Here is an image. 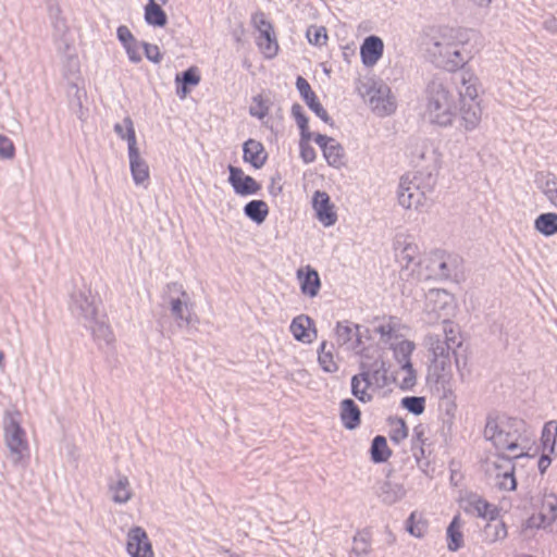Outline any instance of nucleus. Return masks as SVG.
<instances>
[{"mask_svg":"<svg viewBox=\"0 0 557 557\" xmlns=\"http://www.w3.org/2000/svg\"><path fill=\"white\" fill-rule=\"evenodd\" d=\"M557 437V422L550 420L544 424L543 433H541V442H543L544 450L553 453L555 450Z\"/></svg>","mask_w":557,"mask_h":557,"instance_id":"nucleus-44","label":"nucleus"},{"mask_svg":"<svg viewBox=\"0 0 557 557\" xmlns=\"http://www.w3.org/2000/svg\"><path fill=\"white\" fill-rule=\"evenodd\" d=\"M252 23L256 25L257 32L259 33H274V28H272V24L265 21L263 13H256L252 16Z\"/></svg>","mask_w":557,"mask_h":557,"instance_id":"nucleus-58","label":"nucleus"},{"mask_svg":"<svg viewBox=\"0 0 557 557\" xmlns=\"http://www.w3.org/2000/svg\"><path fill=\"white\" fill-rule=\"evenodd\" d=\"M144 50L146 59L159 63L161 59L160 50L156 45L152 44H144Z\"/></svg>","mask_w":557,"mask_h":557,"instance_id":"nucleus-59","label":"nucleus"},{"mask_svg":"<svg viewBox=\"0 0 557 557\" xmlns=\"http://www.w3.org/2000/svg\"><path fill=\"white\" fill-rule=\"evenodd\" d=\"M292 115H293V117H295L296 123H298L300 135L311 134L308 131V120H307V116H305L304 111L301 110L300 104H293V107H292Z\"/></svg>","mask_w":557,"mask_h":557,"instance_id":"nucleus-55","label":"nucleus"},{"mask_svg":"<svg viewBox=\"0 0 557 557\" xmlns=\"http://www.w3.org/2000/svg\"><path fill=\"white\" fill-rule=\"evenodd\" d=\"M429 269L437 278H448L450 276V263L443 253H434L430 257Z\"/></svg>","mask_w":557,"mask_h":557,"instance_id":"nucleus-37","label":"nucleus"},{"mask_svg":"<svg viewBox=\"0 0 557 557\" xmlns=\"http://www.w3.org/2000/svg\"><path fill=\"white\" fill-rule=\"evenodd\" d=\"M403 407L410 413L420 416L425 410V398L416 396L404 398Z\"/></svg>","mask_w":557,"mask_h":557,"instance_id":"nucleus-49","label":"nucleus"},{"mask_svg":"<svg viewBox=\"0 0 557 557\" xmlns=\"http://www.w3.org/2000/svg\"><path fill=\"white\" fill-rule=\"evenodd\" d=\"M127 157H129L131 175H133L135 185L141 186L146 184L149 181V166L139 154L132 132L129 133V138H127Z\"/></svg>","mask_w":557,"mask_h":557,"instance_id":"nucleus-13","label":"nucleus"},{"mask_svg":"<svg viewBox=\"0 0 557 557\" xmlns=\"http://www.w3.org/2000/svg\"><path fill=\"white\" fill-rule=\"evenodd\" d=\"M557 517V498L554 495H548L544 498L543 506H541L540 511V523L539 527H548L550 525Z\"/></svg>","mask_w":557,"mask_h":557,"instance_id":"nucleus-34","label":"nucleus"},{"mask_svg":"<svg viewBox=\"0 0 557 557\" xmlns=\"http://www.w3.org/2000/svg\"><path fill=\"white\" fill-rule=\"evenodd\" d=\"M407 532L416 537H422L426 532L425 521H416V513H411L407 521Z\"/></svg>","mask_w":557,"mask_h":557,"instance_id":"nucleus-52","label":"nucleus"},{"mask_svg":"<svg viewBox=\"0 0 557 557\" xmlns=\"http://www.w3.org/2000/svg\"><path fill=\"white\" fill-rule=\"evenodd\" d=\"M406 327L396 323L394 320L384 322L375 327V334L381 336V341L385 345L397 344L400 342H411L405 337Z\"/></svg>","mask_w":557,"mask_h":557,"instance_id":"nucleus-20","label":"nucleus"},{"mask_svg":"<svg viewBox=\"0 0 557 557\" xmlns=\"http://www.w3.org/2000/svg\"><path fill=\"white\" fill-rule=\"evenodd\" d=\"M424 116L437 127H450L456 120V99L454 89L438 78H433L425 90Z\"/></svg>","mask_w":557,"mask_h":557,"instance_id":"nucleus-3","label":"nucleus"},{"mask_svg":"<svg viewBox=\"0 0 557 557\" xmlns=\"http://www.w3.org/2000/svg\"><path fill=\"white\" fill-rule=\"evenodd\" d=\"M392 349L394 359H396L397 363L404 366L406 363H411V354L414 351V343L413 342H400L386 345Z\"/></svg>","mask_w":557,"mask_h":557,"instance_id":"nucleus-38","label":"nucleus"},{"mask_svg":"<svg viewBox=\"0 0 557 557\" xmlns=\"http://www.w3.org/2000/svg\"><path fill=\"white\" fill-rule=\"evenodd\" d=\"M358 325H350L348 322H338L335 327V338L338 346H345L347 348H354V338L356 344L359 343L357 334Z\"/></svg>","mask_w":557,"mask_h":557,"instance_id":"nucleus-29","label":"nucleus"},{"mask_svg":"<svg viewBox=\"0 0 557 557\" xmlns=\"http://www.w3.org/2000/svg\"><path fill=\"white\" fill-rule=\"evenodd\" d=\"M113 131H115L116 135L123 140H127L131 132H133V136H135L134 123L129 116L124 117L123 124H115Z\"/></svg>","mask_w":557,"mask_h":557,"instance_id":"nucleus-56","label":"nucleus"},{"mask_svg":"<svg viewBox=\"0 0 557 557\" xmlns=\"http://www.w3.org/2000/svg\"><path fill=\"white\" fill-rule=\"evenodd\" d=\"M199 82H200V76L197 73V69L195 66H191L190 69H188L187 71L182 73V75L176 76V83H182V85H185V86H187V85L197 86V85H199Z\"/></svg>","mask_w":557,"mask_h":557,"instance_id":"nucleus-54","label":"nucleus"},{"mask_svg":"<svg viewBox=\"0 0 557 557\" xmlns=\"http://www.w3.org/2000/svg\"><path fill=\"white\" fill-rule=\"evenodd\" d=\"M371 386H373L371 382H363L359 377L350 379V391H352L354 397L362 404H367L372 400V395L368 392Z\"/></svg>","mask_w":557,"mask_h":557,"instance_id":"nucleus-43","label":"nucleus"},{"mask_svg":"<svg viewBox=\"0 0 557 557\" xmlns=\"http://www.w3.org/2000/svg\"><path fill=\"white\" fill-rule=\"evenodd\" d=\"M126 552L129 557H153L152 545L141 527L135 525L127 531Z\"/></svg>","mask_w":557,"mask_h":557,"instance_id":"nucleus-12","label":"nucleus"},{"mask_svg":"<svg viewBox=\"0 0 557 557\" xmlns=\"http://www.w3.org/2000/svg\"><path fill=\"white\" fill-rule=\"evenodd\" d=\"M228 183L238 196L256 195L260 190V185L253 177L245 175L242 170L228 165Z\"/></svg>","mask_w":557,"mask_h":557,"instance_id":"nucleus-15","label":"nucleus"},{"mask_svg":"<svg viewBox=\"0 0 557 557\" xmlns=\"http://www.w3.org/2000/svg\"><path fill=\"white\" fill-rule=\"evenodd\" d=\"M400 373L404 374L399 382V388L403 391H410L416 385V371L411 362L400 366Z\"/></svg>","mask_w":557,"mask_h":557,"instance_id":"nucleus-48","label":"nucleus"},{"mask_svg":"<svg viewBox=\"0 0 557 557\" xmlns=\"http://www.w3.org/2000/svg\"><path fill=\"white\" fill-rule=\"evenodd\" d=\"M2 441L8 449V459L15 467L26 465L29 459V443L26 431L21 425L20 412L5 411L2 418Z\"/></svg>","mask_w":557,"mask_h":557,"instance_id":"nucleus-5","label":"nucleus"},{"mask_svg":"<svg viewBox=\"0 0 557 557\" xmlns=\"http://www.w3.org/2000/svg\"><path fill=\"white\" fill-rule=\"evenodd\" d=\"M15 157V146L4 135H0V160H12Z\"/></svg>","mask_w":557,"mask_h":557,"instance_id":"nucleus-53","label":"nucleus"},{"mask_svg":"<svg viewBox=\"0 0 557 557\" xmlns=\"http://www.w3.org/2000/svg\"><path fill=\"white\" fill-rule=\"evenodd\" d=\"M466 44L467 37L463 30L441 26L426 35L425 49L436 65L455 72L467 63V58L462 53Z\"/></svg>","mask_w":557,"mask_h":557,"instance_id":"nucleus-1","label":"nucleus"},{"mask_svg":"<svg viewBox=\"0 0 557 557\" xmlns=\"http://www.w3.org/2000/svg\"><path fill=\"white\" fill-rule=\"evenodd\" d=\"M257 47H259L264 58H274L276 52H278V44H276L274 32L259 33V37H257Z\"/></svg>","mask_w":557,"mask_h":557,"instance_id":"nucleus-35","label":"nucleus"},{"mask_svg":"<svg viewBox=\"0 0 557 557\" xmlns=\"http://www.w3.org/2000/svg\"><path fill=\"white\" fill-rule=\"evenodd\" d=\"M371 554V540L366 533H357L352 539V548L349 557H369Z\"/></svg>","mask_w":557,"mask_h":557,"instance_id":"nucleus-42","label":"nucleus"},{"mask_svg":"<svg viewBox=\"0 0 557 557\" xmlns=\"http://www.w3.org/2000/svg\"><path fill=\"white\" fill-rule=\"evenodd\" d=\"M358 92L368 100L372 112L379 116L391 115L395 111L394 97L386 84L368 79L361 82Z\"/></svg>","mask_w":557,"mask_h":557,"instance_id":"nucleus-9","label":"nucleus"},{"mask_svg":"<svg viewBox=\"0 0 557 557\" xmlns=\"http://www.w3.org/2000/svg\"><path fill=\"white\" fill-rule=\"evenodd\" d=\"M550 463L552 460H549L548 455H541L540 460H537V469H540L541 473H545Z\"/></svg>","mask_w":557,"mask_h":557,"instance_id":"nucleus-62","label":"nucleus"},{"mask_svg":"<svg viewBox=\"0 0 557 557\" xmlns=\"http://www.w3.org/2000/svg\"><path fill=\"white\" fill-rule=\"evenodd\" d=\"M171 315L180 322V325H189L191 323V301L186 292L182 290L181 296L170 300Z\"/></svg>","mask_w":557,"mask_h":557,"instance_id":"nucleus-21","label":"nucleus"},{"mask_svg":"<svg viewBox=\"0 0 557 557\" xmlns=\"http://www.w3.org/2000/svg\"><path fill=\"white\" fill-rule=\"evenodd\" d=\"M310 140L311 134L300 135V158H302L306 163H311L315 158L314 149L310 146Z\"/></svg>","mask_w":557,"mask_h":557,"instance_id":"nucleus-50","label":"nucleus"},{"mask_svg":"<svg viewBox=\"0 0 557 557\" xmlns=\"http://www.w3.org/2000/svg\"><path fill=\"white\" fill-rule=\"evenodd\" d=\"M124 48H126L127 58H129L131 62L137 63L141 60V57L139 55L138 49H136L135 44L124 45Z\"/></svg>","mask_w":557,"mask_h":557,"instance_id":"nucleus-61","label":"nucleus"},{"mask_svg":"<svg viewBox=\"0 0 557 557\" xmlns=\"http://www.w3.org/2000/svg\"><path fill=\"white\" fill-rule=\"evenodd\" d=\"M465 509L469 513H472L482 519H488L491 521H495L498 515L497 508L495 506L488 504L486 500L478 496L469 497L468 502H466Z\"/></svg>","mask_w":557,"mask_h":557,"instance_id":"nucleus-26","label":"nucleus"},{"mask_svg":"<svg viewBox=\"0 0 557 557\" xmlns=\"http://www.w3.org/2000/svg\"><path fill=\"white\" fill-rule=\"evenodd\" d=\"M507 534L505 523L499 520H493L485 527V539L488 543L502 541Z\"/></svg>","mask_w":557,"mask_h":557,"instance_id":"nucleus-46","label":"nucleus"},{"mask_svg":"<svg viewBox=\"0 0 557 557\" xmlns=\"http://www.w3.org/2000/svg\"><path fill=\"white\" fill-rule=\"evenodd\" d=\"M537 185H540V190L546 197L548 203L557 209V177L550 173L541 174L537 177Z\"/></svg>","mask_w":557,"mask_h":557,"instance_id":"nucleus-31","label":"nucleus"},{"mask_svg":"<svg viewBox=\"0 0 557 557\" xmlns=\"http://www.w3.org/2000/svg\"><path fill=\"white\" fill-rule=\"evenodd\" d=\"M164 4L148 3L145 7V22L152 27L166 25V14L161 7Z\"/></svg>","mask_w":557,"mask_h":557,"instance_id":"nucleus-36","label":"nucleus"},{"mask_svg":"<svg viewBox=\"0 0 557 557\" xmlns=\"http://www.w3.org/2000/svg\"><path fill=\"white\" fill-rule=\"evenodd\" d=\"M109 494L113 504H127L132 499V488L128 478L123 474L116 475V480L109 483Z\"/></svg>","mask_w":557,"mask_h":557,"instance_id":"nucleus-25","label":"nucleus"},{"mask_svg":"<svg viewBox=\"0 0 557 557\" xmlns=\"http://www.w3.org/2000/svg\"><path fill=\"white\" fill-rule=\"evenodd\" d=\"M527 423L519 418L505 416L490 417L486 420L483 436L500 451L521 450V443L527 441ZM523 456V451L515 455V459Z\"/></svg>","mask_w":557,"mask_h":557,"instance_id":"nucleus-2","label":"nucleus"},{"mask_svg":"<svg viewBox=\"0 0 557 557\" xmlns=\"http://www.w3.org/2000/svg\"><path fill=\"white\" fill-rule=\"evenodd\" d=\"M379 497L385 504H395L405 497V490L400 483L385 480L379 487Z\"/></svg>","mask_w":557,"mask_h":557,"instance_id":"nucleus-30","label":"nucleus"},{"mask_svg":"<svg viewBox=\"0 0 557 557\" xmlns=\"http://www.w3.org/2000/svg\"><path fill=\"white\" fill-rule=\"evenodd\" d=\"M307 39L314 46H323L326 41V29L323 26H310L307 28Z\"/></svg>","mask_w":557,"mask_h":557,"instance_id":"nucleus-51","label":"nucleus"},{"mask_svg":"<svg viewBox=\"0 0 557 557\" xmlns=\"http://www.w3.org/2000/svg\"><path fill=\"white\" fill-rule=\"evenodd\" d=\"M447 548L451 552L458 550L462 546L461 520L459 516L454 517L453 522L447 527Z\"/></svg>","mask_w":557,"mask_h":557,"instance_id":"nucleus-41","label":"nucleus"},{"mask_svg":"<svg viewBox=\"0 0 557 557\" xmlns=\"http://www.w3.org/2000/svg\"><path fill=\"white\" fill-rule=\"evenodd\" d=\"M408 436V429L405 421L400 418L389 419V438L394 444H399Z\"/></svg>","mask_w":557,"mask_h":557,"instance_id":"nucleus-47","label":"nucleus"},{"mask_svg":"<svg viewBox=\"0 0 557 557\" xmlns=\"http://www.w3.org/2000/svg\"><path fill=\"white\" fill-rule=\"evenodd\" d=\"M461 336L455 323H446L443 334H429L425 337L430 354V375L440 380L450 370V355L461 347Z\"/></svg>","mask_w":557,"mask_h":557,"instance_id":"nucleus-4","label":"nucleus"},{"mask_svg":"<svg viewBox=\"0 0 557 557\" xmlns=\"http://www.w3.org/2000/svg\"><path fill=\"white\" fill-rule=\"evenodd\" d=\"M360 369V373L352 377H358L363 382H371V384L379 388L389 385L391 380L387 375L386 363L383 361L382 357H375L372 362L366 360L361 361Z\"/></svg>","mask_w":557,"mask_h":557,"instance_id":"nucleus-11","label":"nucleus"},{"mask_svg":"<svg viewBox=\"0 0 557 557\" xmlns=\"http://www.w3.org/2000/svg\"><path fill=\"white\" fill-rule=\"evenodd\" d=\"M383 55V41L381 38L371 36L364 39L360 47L361 62L366 66H373Z\"/></svg>","mask_w":557,"mask_h":557,"instance_id":"nucleus-22","label":"nucleus"},{"mask_svg":"<svg viewBox=\"0 0 557 557\" xmlns=\"http://www.w3.org/2000/svg\"><path fill=\"white\" fill-rule=\"evenodd\" d=\"M479 88L480 81L472 71L463 70L460 72V87H458V98H460V103L478 101Z\"/></svg>","mask_w":557,"mask_h":557,"instance_id":"nucleus-19","label":"nucleus"},{"mask_svg":"<svg viewBox=\"0 0 557 557\" xmlns=\"http://www.w3.org/2000/svg\"><path fill=\"white\" fill-rule=\"evenodd\" d=\"M313 210L314 213H317L318 221H320L322 225L331 226L336 222V213L325 191H314Z\"/></svg>","mask_w":557,"mask_h":557,"instance_id":"nucleus-18","label":"nucleus"},{"mask_svg":"<svg viewBox=\"0 0 557 557\" xmlns=\"http://www.w3.org/2000/svg\"><path fill=\"white\" fill-rule=\"evenodd\" d=\"M534 231L550 237L557 232V214L555 212H546L537 215L534 220Z\"/></svg>","mask_w":557,"mask_h":557,"instance_id":"nucleus-32","label":"nucleus"},{"mask_svg":"<svg viewBox=\"0 0 557 557\" xmlns=\"http://www.w3.org/2000/svg\"><path fill=\"white\" fill-rule=\"evenodd\" d=\"M314 141L320 146L322 154L327 160L329 165L341 168L344 165V149L335 139L325 135H317Z\"/></svg>","mask_w":557,"mask_h":557,"instance_id":"nucleus-16","label":"nucleus"},{"mask_svg":"<svg viewBox=\"0 0 557 557\" xmlns=\"http://www.w3.org/2000/svg\"><path fill=\"white\" fill-rule=\"evenodd\" d=\"M116 36H119V40L122 41L123 45H134V36L126 26L119 27V29H116Z\"/></svg>","mask_w":557,"mask_h":557,"instance_id":"nucleus-60","label":"nucleus"},{"mask_svg":"<svg viewBox=\"0 0 557 557\" xmlns=\"http://www.w3.org/2000/svg\"><path fill=\"white\" fill-rule=\"evenodd\" d=\"M472 2H474L479 5H484V4H487L488 2H491V0H472Z\"/></svg>","mask_w":557,"mask_h":557,"instance_id":"nucleus-64","label":"nucleus"},{"mask_svg":"<svg viewBox=\"0 0 557 557\" xmlns=\"http://www.w3.org/2000/svg\"><path fill=\"white\" fill-rule=\"evenodd\" d=\"M268 156L261 143L255 139H248L243 144V160L252 165L253 169H260L265 163Z\"/></svg>","mask_w":557,"mask_h":557,"instance_id":"nucleus-24","label":"nucleus"},{"mask_svg":"<svg viewBox=\"0 0 557 557\" xmlns=\"http://www.w3.org/2000/svg\"><path fill=\"white\" fill-rule=\"evenodd\" d=\"M339 419H342L344 429L348 431L358 428L361 421V412L352 399L347 398L339 404Z\"/></svg>","mask_w":557,"mask_h":557,"instance_id":"nucleus-27","label":"nucleus"},{"mask_svg":"<svg viewBox=\"0 0 557 557\" xmlns=\"http://www.w3.org/2000/svg\"><path fill=\"white\" fill-rule=\"evenodd\" d=\"M483 119V109L480 101L460 102L458 108V127L465 133H470L480 127Z\"/></svg>","mask_w":557,"mask_h":557,"instance_id":"nucleus-14","label":"nucleus"},{"mask_svg":"<svg viewBox=\"0 0 557 557\" xmlns=\"http://www.w3.org/2000/svg\"><path fill=\"white\" fill-rule=\"evenodd\" d=\"M318 363H320L322 371L326 373L337 371V364L333 359L332 349L326 347L325 342L321 343L320 352H318Z\"/></svg>","mask_w":557,"mask_h":557,"instance_id":"nucleus-45","label":"nucleus"},{"mask_svg":"<svg viewBox=\"0 0 557 557\" xmlns=\"http://www.w3.org/2000/svg\"><path fill=\"white\" fill-rule=\"evenodd\" d=\"M73 302L77 314L84 319L85 326L90 329L95 338L110 344L113 341L112 331L103 315L99 314V299L91 289L85 287L77 290L73 296Z\"/></svg>","mask_w":557,"mask_h":557,"instance_id":"nucleus-6","label":"nucleus"},{"mask_svg":"<svg viewBox=\"0 0 557 557\" xmlns=\"http://www.w3.org/2000/svg\"><path fill=\"white\" fill-rule=\"evenodd\" d=\"M289 331H292L296 341L304 344H310L312 338L315 336L312 320L306 315H299L293 319L292 324H289Z\"/></svg>","mask_w":557,"mask_h":557,"instance_id":"nucleus-23","label":"nucleus"},{"mask_svg":"<svg viewBox=\"0 0 557 557\" xmlns=\"http://www.w3.org/2000/svg\"><path fill=\"white\" fill-rule=\"evenodd\" d=\"M485 473L500 491L511 492L516 488L513 463L509 457L496 454L487 458L485 461Z\"/></svg>","mask_w":557,"mask_h":557,"instance_id":"nucleus-10","label":"nucleus"},{"mask_svg":"<svg viewBox=\"0 0 557 557\" xmlns=\"http://www.w3.org/2000/svg\"><path fill=\"white\" fill-rule=\"evenodd\" d=\"M296 88H298L300 97L306 101L307 107L317 114L324 123H330V116L323 109L321 102L318 101L314 91H312L310 84L306 78L298 76L296 78Z\"/></svg>","mask_w":557,"mask_h":557,"instance_id":"nucleus-17","label":"nucleus"},{"mask_svg":"<svg viewBox=\"0 0 557 557\" xmlns=\"http://www.w3.org/2000/svg\"><path fill=\"white\" fill-rule=\"evenodd\" d=\"M434 177L425 171L407 172L400 177L397 199L407 210H418L426 203V195L433 189Z\"/></svg>","mask_w":557,"mask_h":557,"instance_id":"nucleus-7","label":"nucleus"},{"mask_svg":"<svg viewBox=\"0 0 557 557\" xmlns=\"http://www.w3.org/2000/svg\"><path fill=\"white\" fill-rule=\"evenodd\" d=\"M298 280L300 283V292H302L304 296H308L310 298L318 296L321 282L319 281L318 272L314 269L307 267L306 270H298Z\"/></svg>","mask_w":557,"mask_h":557,"instance_id":"nucleus-28","label":"nucleus"},{"mask_svg":"<svg viewBox=\"0 0 557 557\" xmlns=\"http://www.w3.org/2000/svg\"><path fill=\"white\" fill-rule=\"evenodd\" d=\"M186 92H188L186 90V86L185 85H182L181 89L177 90V95H180V98H185L186 97Z\"/></svg>","mask_w":557,"mask_h":557,"instance_id":"nucleus-63","label":"nucleus"},{"mask_svg":"<svg viewBox=\"0 0 557 557\" xmlns=\"http://www.w3.org/2000/svg\"><path fill=\"white\" fill-rule=\"evenodd\" d=\"M245 215L256 224H261L268 216V205L263 200H252L245 206Z\"/></svg>","mask_w":557,"mask_h":557,"instance_id":"nucleus-39","label":"nucleus"},{"mask_svg":"<svg viewBox=\"0 0 557 557\" xmlns=\"http://www.w3.org/2000/svg\"><path fill=\"white\" fill-rule=\"evenodd\" d=\"M391 456V450L387 447L386 438L377 435L372 440L371 445V459L375 463L385 462Z\"/></svg>","mask_w":557,"mask_h":557,"instance_id":"nucleus-40","label":"nucleus"},{"mask_svg":"<svg viewBox=\"0 0 557 557\" xmlns=\"http://www.w3.org/2000/svg\"><path fill=\"white\" fill-rule=\"evenodd\" d=\"M396 257L399 263L408 269L410 265L417 264V260H419V249L410 242L399 243Z\"/></svg>","mask_w":557,"mask_h":557,"instance_id":"nucleus-33","label":"nucleus"},{"mask_svg":"<svg viewBox=\"0 0 557 557\" xmlns=\"http://www.w3.org/2000/svg\"><path fill=\"white\" fill-rule=\"evenodd\" d=\"M455 298L445 289H431L425 296L424 322L428 325L454 323Z\"/></svg>","mask_w":557,"mask_h":557,"instance_id":"nucleus-8","label":"nucleus"},{"mask_svg":"<svg viewBox=\"0 0 557 557\" xmlns=\"http://www.w3.org/2000/svg\"><path fill=\"white\" fill-rule=\"evenodd\" d=\"M249 113L251 116L260 120L268 115V106L260 96L253 97V106L250 107Z\"/></svg>","mask_w":557,"mask_h":557,"instance_id":"nucleus-57","label":"nucleus"}]
</instances>
